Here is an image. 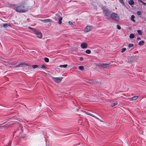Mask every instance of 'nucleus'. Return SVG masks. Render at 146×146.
I'll return each instance as SVG.
<instances>
[{
  "label": "nucleus",
  "mask_w": 146,
  "mask_h": 146,
  "mask_svg": "<svg viewBox=\"0 0 146 146\" xmlns=\"http://www.w3.org/2000/svg\"><path fill=\"white\" fill-rule=\"evenodd\" d=\"M80 60H83L84 58H83V57H80Z\"/></svg>",
  "instance_id": "nucleus-36"
},
{
  "label": "nucleus",
  "mask_w": 146,
  "mask_h": 146,
  "mask_svg": "<svg viewBox=\"0 0 146 146\" xmlns=\"http://www.w3.org/2000/svg\"><path fill=\"white\" fill-rule=\"evenodd\" d=\"M91 51L89 49L87 50L86 51V52L88 54H90L91 53Z\"/></svg>",
  "instance_id": "nucleus-21"
},
{
  "label": "nucleus",
  "mask_w": 146,
  "mask_h": 146,
  "mask_svg": "<svg viewBox=\"0 0 146 146\" xmlns=\"http://www.w3.org/2000/svg\"><path fill=\"white\" fill-rule=\"evenodd\" d=\"M39 20L45 23L52 22V20L48 19H39Z\"/></svg>",
  "instance_id": "nucleus-7"
},
{
  "label": "nucleus",
  "mask_w": 146,
  "mask_h": 146,
  "mask_svg": "<svg viewBox=\"0 0 146 146\" xmlns=\"http://www.w3.org/2000/svg\"><path fill=\"white\" fill-rule=\"evenodd\" d=\"M135 18V16L133 15H132L131 16V20L133 22H135V19H134V18Z\"/></svg>",
  "instance_id": "nucleus-15"
},
{
  "label": "nucleus",
  "mask_w": 146,
  "mask_h": 146,
  "mask_svg": "<svg viewBox=\"0 0 146 146\" xmlns=\"http://www.w3.org/2000/svg\"><path fill=\"white\" fill-rule=\"evenodd\" d=\"M84 112L85 113H86V114H87L88 115H91V116H92L93 117H94V115L92 114L91 113H90V112H87V111H84Z\"/></svg>",
  "instance_id": "nucleus-14"
},
{
  "label": "nucleus",
  "mask_w": 146,
  "mask_h": 146,
  "mask_svg": "<svg viewBox=\"0 0 146 146\" xmlns=\"http://www.w3.org/2000/svg\"><path fill=\"white\" fill-rule=\"evenodd\" d=\"M139 35H141L142 34L141 31L140 30H138L137 31Z\"/></svg>",
  "instance_id": "nucleus-23"
},
{
  "label": "nucleus",
  "mask_w": 146,
  "mask_h": 146,
  "mask_svg": "<svg viewBox=\"0 0 146 146\" xmlns=\"http://www.w3.org/2000/svg\"><path fill=\"white\" fill-rule=\"evenodd\" d=\"M128 3L130 5H133L134 4V2L133 0H129L128 2Z\"/></svg>",
  "instance_id": "nucleus-11"
},
{
  "label": "nucleus",
  "mask_w": 146,
  "mask_h": 146,
  "mask_svg": "<svg viewBox=\"0 0 146 146\" xmlns=\"http://www.w3.org/2000/svg\"><path fill=\"white\" fill-rule=\"evenodd\" d=\"M126 50V48H123L122 49V50H121V52L122 53L123 52H125Z\"/></svg>",
  "instance_id": "nucleus-26"
},
{
  "label": "nucleus",
  "mask_w": 146,
  "mask_h": 146,
  "mask_svg": "<svg viewBox=\"0 0 146 146\" xmlns=\"http://www.w3.org/2000/svg\"><path fill=\"white\" fill-rule=\"evenodd\" d=\"M52 79L55 82L58 83L62 80L63 78L62 77L55 78L51 76Z\"/></svg>",
  "instance_id": "nucleus-4"
},
{
  "label": "nucleus",
  "mask_w": 146,
  "mask_h": 146,
  "mask_svg": "<svg viewBox=\"0 0 146 146\" xmlns=\"http://www.w3.org/2000/svg\"><path fill=\"white\" fill-rule=\"evenodd\" d=\"M102 10L105 17H109L111 13V11L106 8H103Z\"/></svg>",
  "instance_id": "nucleus-2"
},
{
  "label": "nucleus",
  "mask_w": 146,
  "mask_h": 146,
  "mask_svg": "<svg viewBox=\"0 0 146 146\" xmlns=\"http://www.w3.org/2000/svg\"><path fill=\"white\" fill-rule=\"evenodd\" d=\"M117 28L118 29H121V27L118 25H117Z\"/></svg>",
  "instance_id": "nucleus-29"
},
{
  "label": "nucleus",
  "mask_w": 146,
  "mask_h": 146,
  "mask_svg": "<svg viewBox=\"0 0 146 146\" xmlns=\"http://www.w3.org/2000/svg\"><path fill=\"white\" fill-rule=\"evenodd\" d=\"M135 37V35L133 34H131L129 35V38H133Z\"/></svg>",
  "instance_id": "nucleus-17"
},
{
  "label": "nucleus",
  "mask_w": 146,
  "mask_h": 146,
  "mask_svg": "<svg viewBox=\"0 0 146 146\" xmlns=\"http://www.w3.org/2000/svg\"><path fill=\"white\" fill-rule=\"evenodd\" d=\"M142 3H143V5H146V3L145 2H143Z\"/></svg>",
  "instance_id": "nucleus-38"
},
{
  "label": "nucleus",
  "mask_w": 146,
  "mask_h": 146,
  "mask_svg": "<svg viewBox=\"0 0 146 146\" xmlns=\"http://www.w3.org/2000/svg\"><path fill=\"white\" fill-rule=\"evenodd\" d=\"M95 117V118H96V119H98V120H100L102 122V121L100 120L99 118H98V117H96V116L94 115V117Z\"/></svg>",
  "instance_id": "nucleus-32"
},
{
  "label": "nucleus",
  "mask_w": 146,
  "mask_h": 146,
  "mask_svg": "<svg viewBox=\"0 0 146 146\" xmlns=\"http://www.w3.org/2000/svg\"><path fill=\"white\" fill-rule=\"evenodd\" d=\"M138 97L137 96H135L130 99V100H133L137 99Z\"/></svg>",
  "instance_id": "nucleus-12"
},
{
  "label": "nucleus",
  "mask_w": 146,
  "mask_h": 146,
  "mask_svg": "<svg viewBox=\"0 0 146 146\" xmlns=\"http://www.w3.org/2000/svg\"><path fill=\"white\" fill-rule=\"evenodd\" d=\"M67 66V65L66 64H64V65H61L59 66V67H60L63 68H66Z\"/></svg>",
  "instance_id": "nucleus-16"
},
{
  "label": "nucleus",
  "mask_w": 146,
  "mask_h": 146,
  "mask_svg": "<svg viewBox=\"0 0 146 146\" xmlns=\"http://www.w3.org/2000/svg\"><path fill=\"white\" fill-rule=\"evenodd\" d=\"M144 44V41L143 40H141L138 43V44L139 45H143Z\"/></svg>",
  "instance_id": "nucleus-13"
},
{
  "label": "nucleus",
  "mask_w": 146,
  "mask_h": 146,
  "mask_svg": "<svg viewBox=\"0 0 146 146\" xmlns=\"http://www.w3.org/2000/svg\"><path fill=\"white\" fill-rule=\"evenodd\" d=\"M55 16H56L55 17V18L56 20V19H58V18L57 17L59 18V17H60V16L59 14H58V13L56 14V15H55Z\"/></svg>",
  "instance_id": "nucleus-18"
},
{
  "label": "nucleus",
  "mask_w": 146,
  "mask_h": 146,
  "mask_svg": "<svg viewBox=\"0 0 146 146\" xmlns=\"http://www.w3.org/2000/svg\"><path fill=\"white\" fill-rule=\"evenodd\" d=\"M119 2L123 5H124L123 0H119Z\"/></svg>",
  "instance_id": "nucleus-25"
},
{
  "label": "nucleus",
  "mask_w": 146,
  "mask_h": 146,
  "mask_svg": "<svg viewBox=\"0 0 146 146\" xmlns=\"http://www.w3.org/2000/svg\"><path fill=\"white\" fill-rule=\"evenodd\" d=\"M68 23L70 25H72V23L70 21L68 22Z\"/></svg>",
  "instance_id": "nucleus-35"
},
{
  "label": "nucleus",
  "mask_w": 146,
  "mask_h": 146,
  "mask_svg": "<svg viewBox=\"0 0 146 146\" xmlns=\"http://www.w3.org/2000/svg\"><path fill=\"white\" fill-rule=\"evenodd\" d=\"M34 33L38 37L40 38H41L42 36V34L41 32L36 30H35Z\"/></svg>",
  "instance_id": "nucleus-6"
},
{
  "label": "nucleus",
  "mask_w": 146,
  "mask_h": 146,
  "mask_svg": "<svg viewBox=\"0 0 146 146\" xmlns=\"http://www.w3.org/2000/svg\"><path fill=\"white\" fill-rule=\"evenodd\" d=\"M111 18L114 20L118 21L119 19V17L117 14L113 13L111 15Z\"/></svg>",
  "instance_id": "nucleus-3"
},
{
  "label": "nucleus",
  "mask_w": 146,
  "mask_h": 146,
  "mask_svg": "<svg viewBox=\"0 0 146 146\" xmlns=\"http://www.w3.org/2000/svg\"><path fill=\"white\" fill-rule=\"evenodd\" d=\"M92 29V27L91 26H87L85 28V31L86 32H88L91 31Z\"/></svg>",
  "instance_id": "nucleus-8"
},
{
  "label": "nucleus",
  "mask_w": 146,
  "mask_h": 146,
  "mask_svg": "<svg viewBox=\"0 0 146 146\" xmlns=\"http://www.w3.org/2000/svg\"><path fill=\"white\" fill-rule=\"evenodd\" d=\"M133 46V44H129L128 45L129 48H130Z\"/></svg>",
  "instance_id": "nucleus-28"
},
{
  "label": "nucleus",
  "mask_w": 146,
  "mask_h": 146,
  "mask_svg": "<svg viewBox=\"0 0 146 146\" xmlns=\"http://www.w3.org/2000/svg\"><path fill=\"white\" fill-rule=\"evenodd\" d=\"M3 26L4 27L6 28L8 26V25L7 24H4L3 25Z\"/></svg>",
  "instance_id": "nucleus-31"
},
{
  "label": "nucleus",
  "mask_w": 146,
  "mask_h": 146,
  "mask_svg": "<svg viewBox=\"0 0 146 146\" xmlns=\"http://www.w3.org/2000/svg\"><path fill=\"white\" fill-rule=\"evenodd\" d=\"M33 68H37L38 67V65H33L31 66Z\"/></svg>",
  "instance_id": "nucleus-30"
},
{
  "label": "nucleus",
  "mask_w": 146,
  "mask_h": 146,
  "mask_svg": "<svg viewBox=\"0 0 146 146\" xmlns=\"http://www.w3.org/2000/svg\"><path fill=\"white\" fill-rule=\"evenodd\" d=\"M137 40H141V38L140 37H138L137 38Z\"/></svg>",
  "instance_id": "nucleus-37"
},
{
  "label": "nucleus",
  "mask_w": 146,
  "mask_h": 146,
  "mask_svg": "<svg viewBox=\"0 0 146 146\" xmlns=\"http://www.w3.org/2000/svg\"><path fill=\"white\" fill-rule=\"evenodd\" d=\"M140 1L141 3H143V1H142L141 0H140Z\"/></svg>",
  "instance_id": "nucleus-40"
},
{
  "label": "nucleus",
  "mask_w": 146,
  "mask_h": 146,
  "mask_svg": "<svg viewBox=\"0 0 146 146\" xmlns=\"http://www.w3.org/2000/svg\"><path fill=\"white\" fill-rule=\"evenodd\" d=\"M28 28L30 29L35 30L34 29L30 27H29Z\"/></svg>",
  "instance_id": "nucleus-39"
},
{
  "label": "nucleus",
  "mask_w": 146,
  "mask_h": 146,
  "mask_svg": "<svg viewBox=\"0 0 146 146\" xmlns=\"http://www.w3.org/2000/svg\"><path fill=\"white\" fill-rule=\"evenodd\" d=\"M137 13L138 15H139L141 14V11H137Z\"/></svg>",
  "instance_id": "nucleus-34"
},
{
  "label": "nucleus",
  "mask_w": 146,
  "mask_h": 146,
  "mask_svg": "<svg viewBox=\"0 0 146 146\" xmlns=\"http://www.w3.org/2000/svg\"><path fill=\"white\" fill-rule=\"evenodd\" d=\"M62 17H59L58 18V23L59 24H60L62 23Z\"/></svg>",
  "instance_id": "nucleus-10"
},
{
  "label": "nucleus",
  "mask_w": 146,
  "mask_h": 146,
  "mask_svg": "<svg viewBox=\"0 0 146 146\" xmlns=\"http://www.w3.org/2000/svg\"><path fill=\"white\" fill-rule=\"evenodd\" d=\"M117 102L113 103L111 104V106L112 107H113V106L117 105Z\"/></svg>",
  "instance_id": "nucleus-22"
},
{
  "label": "nucleus",
  "mask_w": 146,
  "mask_h": 146,
  "mask_svg": "<svg viewBox=\"0 0 146 146\" xmlns=\"http://www.w3.org/2000/svg\"><path fill=\"white\" fill-rule=\"evenodd\" d=\"M110 64H106L105 63H100L98 64V66L100 67L105 68L107 66H110Z\"/></svg>",
  "instance_id": "nucleus-5"
},
{
  "label": "nucleus",
  "mask_w": 146,
  "mask_h": 146,
  "mask_svg": "<svg viewBox=\"0 0 146 146\" xmlns=\"http://www.w3.org/2000/svg\"><path fill=\"white\" fill-rule=\"evenodd\" d=\"M88 46L87 44L85 43V42H83L82 43L81 45V47L82 48H87Z\"/></svg>",
  "instance_id": "nucleus-9"
},
{
  "label": "nucleus",
  "mask_w": 146,
  "mask_h": 146,
  "mask_svg": "<svg viewBox=\"0 0 146 146\" xmlns=\"http://www.w3.org/2000/svg\"><path fill=\"white\" fill-rule=\"evenodd\" d=\"M24 65L26 66H27V67H29L31 66L29 64H26L25 63L24 64Z\"/></svg>",
  "instance_id": "nucleus-33"
},
{
  "label": "nucleus",
  "mask_w": 146,
  "mask_h": 146,
  "mask_svg": "<svg viewBox=\"0 0 146 146\" xmlns=\"http://www.w3.org/2000/svg\"><path fill=\"white\" fill-rule=\"evenodd\" d=\"M44 60L46 62H48L49 61V59L47 57H45L44 58Z\"/></svg>",
  "instance_id": "nucleus-19"
},
{
  "label": "nucleus",
  "mask_w": 146,
  "mask_h": 146,
  "mask_svg": "<svg viewBox=\"0 0 146 146\" xmlns=\"http://www.w3.org/2000/svg\"><path fill=\"white\" fill-rule=\"evenodd\" d=\"M12 7L16 11L19 12L25 13L28 10L27 9H24V6L23 5H20L17 6L16 5H13Z\"/></svg>",
  "instance_id": "nucleus-1"
},
{
  "label": "nucleus",
  "mask_w": 146,
  "mask_h": 146,
  "mask_svg": "<svg viewBox=\"0 0 146 146\" xmlns=\"http://www.w3.org/2000/svg\"><path fill=\"white\" fill-rule=\"evenodd\" d=\"M10 124V123H8L5 124L3 126H2L1 127H5L7 126L8 125H9Z\"/></svg>",
  "instance_id": "nucleus-27"
},
{
  "label": "nucleus",
  "mask_w": 146,
  "mask_h": 146,
  "mask_svg": "<svg viewBox=\"0 0 146 146\" xmlns=\"http://www.w3.org/2000/svg\"><path fill=\"white\" fill-rule=\"evenodd\" d=\"M78 69L81 70H82L84 69V68L82 66H80L78 67Z\"/></svg>",
  "instance_id": "nucleus-20"
},
{
  "label": "nucleus",
  "mask_w": 146,
  "mask_h": 146,
  "mask_svg": "<svg viewBox=\"0 0 146 146\" xmlns=\"http://www.w3.org/2000/svg\"><path fill=\"white\" fill-rule=\"evenodd\" d=\"M41 68L42 69H45L46 68V66L44 65H41Z\"/></svg>",
  "instance_id": "nucleus-24"
}]
</instances>
